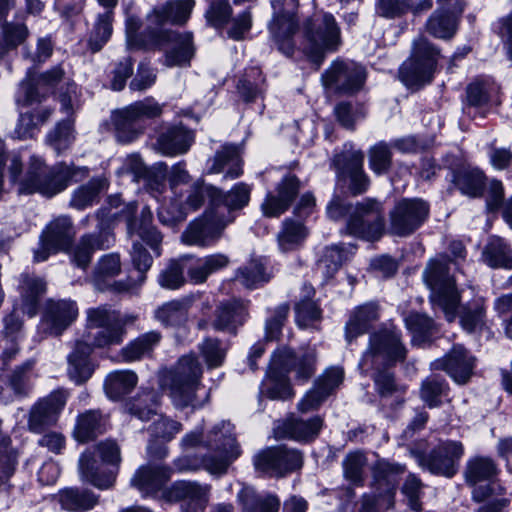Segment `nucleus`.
<instances>
[{
  "mask_svg": "<svg viewBox=\"0 0 512 512\" xmlns=\"http://www.w3.org/2000/svg\"><path fill=\"white\" fill-rule=\"evenodd\" d=\"M202 367L195 355L182 356L175 366L160 376V386L167 392L176 409L200 408L208 400L209 393L201 383Z\"/></svg>",
  "mask_w": 512,
  "mask_h": 512,
  "instance_id": "1",
  "label": "nucleus"
},
{
  "mask_svg": "<svg viewBox=\"0 0 512 512\" xmlns=\"http://www.w3.org/2000/svg\"><path fill=\"white\" fill-rule=\"evenodd\" d=\"M306 40L304 51L319 68L326 53L338 50L341 41V29L335 17L328 12L315 13L303 24Z\"/></svg>",
  "mask_w": 512,
  "mask_h": 512,
  "instance_id": "2",
  "label": "nucleus"
},
{
  "mask_svg": "<svg viewBox=\"0 0 512 512\" xmlns=\"http://www.w3.org/2000/svg\"><path fill=\"white\" fill-rule=\"evenodd\" d=\"M64 190V163L48 166L37 156L29 157L24 174L18 182L19 195L39 193L51 198Z\"/></svg>",
  "mask_w": 512,
  "mask_h": 512,
  "instance_id": "3",
  "label": "nucleus"
},
{
  "mask_svg": "<svg viewBox=\"0 0 512 512\" xmlns=\"http://www.w3.org/2000/svg\"><path fill=\"white\" fill-rule=\"evenodd\" d=\"M406 354L400 332L395 329H382L370 335L368 348L359 366L365 373L370 369L390 368L403 362Z\"/></svg>",
  "mask_w": 512,
  "mask_h": 512,
  "instance_id": "4",
  "label": "nucleus"
},
{
  "mask_svg": "<svg viewBox=\"0 0 512 512\" xmlns=\"http://www.w3.org/2000/svg\"><path fill=\"white\" fill-rule=\"evenodd\" d=\"M423 277L432 291V300L443 310L449 322L454 321L460 297L455 281L449 275L447 258L441 256L430 261Z\"/></svg>",
  "mask_w": 512,
  "mask_h": 512,
  "instance_id": "5",
  "label": "nucleus"
},
{
  "mask_svg": "<svg viewBox=\"0 0 512 512\" xmlns=\"http://www.w3.org/2000/svg\"><path fill=\"white\" fill-rule=\"evenodd\" d=\"M233 425L222 421L207 434L206 446L214 447L213 454L205 456L204 468L211 474L223 475L241 455V449L233 433Z\"/></svg>",
  "mask_w": 512,
  "mask_h": 512,
  "instance_id": "6",
  "label": "nucleus"
},
{
  "mask_svg": "<svg viewBox=\"0 0 512 512\" xmlns=\"http://www.w3.org/2000/svg\"><path fill=\"white\" fill-rule=\"evenodd\" d=\"M384 232V208L375 198H366L354 204L342 234L368 241L378 240Z\"/></svg>",
  "mask_w": 512,
  "mask_h": 512,
  "instance_id": "7",
  "label": "nucleus"
},
{
  "mask_svg": "<svg viewBox=\"0 0 512 512\" xmlns=\"http://www.w3.org/2000/svg\"><path fill=\"white\" fill-rule=\"evenodd\" d=\"M439 50L426 38L419 37L413 42L411 57L399 70V77L407 87H419L432 80Z\"/></svg>",
  "mask_w": 512,
  "mask_h": 512,
  "instance_id": "8",
  "label": "nucleus"
},
{
  "mask_svg": "<svg viewBox=\"0 0 512 512\" xmlns=\"http://www.w3.org/2000/svg\"><path fill=\"white\" fill-rule=\"evenodd\" d=\"M163 108L154 98L136 101L116 112L114 123L118 141L128 143L143 132L141 120L159 117Z\"/></svg>",
  "mask_w": 512,
  "mask_h": 512,
  "instance_id": "9",
  "label": "nucleus"
},
{
  "mask_svg": "<svg viewBox=\"0 0 512 512\" xmlns=\"http://www.w3.org/2000/svg\"><path fill=\"white\" fill-rule=\"evenodd\" d=\"M233 220L234 217L225 218L220 210L206 211L187 226L181 240L189 246H211L221 238L224 229Z\"/></svg>",
  "mask_w": 512,
  "mask_h": 512,
  "instance_id": "10",
  "label": "nucleus"
},
{
  "mask_svg": "<svg viewBox=\"0 0 512 512\" xmlns=\"http://www.w3.org/2000/svg\"><path fill=\"white\" fill-rule=\"evenodd\" d=\"M271 5L273 18L269 24L270 33L278 49L290 56L294 51L292 37L298 30V22L295 18L298 3L296 0H273Z\"/></svg>",
  "mask_w": 512,
  "mask_h": 512,
  "instance_id": "11",
  "label": "nucleus"
},
{
  "mask_svg": "<svg viewBox=\"0 0 512 512\" xmlns=\"http://www.w3.org/2000/svg\"><path fill=\"white\" fill-rule=\"evenodd\" d=\"M464 455V446L460 441H444L428 453H417L416 460L430 473L444 477H453L459 467V461Z\"/></svg>",
  "mask_w": 512,
  "mask_h": 512,
  "instance_id": "12",
  "label": "nucleus"
},
{
  "mask_svg": "<svg viewBox=\"0 0 512 512\" xmlns=\"http://www.w3.org/2000/svg\"><path fill=\"white\" fill-rule=\"evenodd\" d=\"M64 70L61 64L41 73L37 77H29L22 81L16 96L19 107L40 105L62 82Z\"/></svg>",
  "mask_w": 512,
  "mask_h": 512,
  "instance_id": "13",
  "label": "nucleus"
},
{
  "mask_svg": "<svg viewBox=\"0 0 512 512\" xmlns=\"http://www.w3.org/2000/svg\"><path fill=\"white\" fill-rule=\"evenodd\" d=\"M429 205L422 199H402L390 211L389 230L397 236H408L427 219Z\"/></svg>",
  "mask_w": 512,
  "mask_h": 512,
  "instance_id": "14",
  "label": "nucleus"
},
{
  "mask_svg": "<svg viewBox=\"0 0 512 512\" xmlns=\"http://www.w3.org/2000/svg\"><path fill=\"white\" fill-rule=\"evenodd\" d=\"M366 80L363 66L354 61L335 60L322 74L321 81L326 88L343 93L359 91Z\"/></svg>",
  "mask_w": 512,
  "mask_h": 512,
  "instance_id": "15",
  "label": "nucleus"
},
{
  "mask_svg": "<svg viewBox=\"0 0 512 512\" xmlns=\"http://www.w3.org/2000/svg\"><path fill=\"white\" fill-rule=\"evenodd\" d=\"M256 470L282 477L287 473L300 469L303 456L300 451L284 446L270 447L258 452L253 458Z\"/></svg>",
  "mask_w": 512,
  "mask_h": 512,
  "instance_id": "16",
  "label": "nucleus"
},
{
  "mask_svg": "<svg viewBox=\"0 0 512 512\" xmlns=\"http://www.w3.org/2000/svg\"><path fill=\"white\" fill-rule=\"evenodd\" d=\"M406 466L385 458H378L370 466L371 489L378 493L386 507L394 505V496Z\"/></svg>",
  "mask_w": 512,
  "mask_h": 512,
  "instance_id": "17",
  "label": "nucleus"
},
{
  "mask_svg": "<svg viewBox=\"0 0 512 512\" xmlns=\"http://www.w3.org/2000/svg\"><path fill=\"white\" fill-rule=\"evenodd\" d=\"M499 469L494 459L476 455L468 459L464 469L465 481L474 487L472 498L482 502L491 496L493 490L490 482L498 475Z\"/></svg>",
  "mask_w": 512,
  "mask_h": 512,
  "instance_id": "18",
  "label": "nucleus"
},
{
  "mask_svg": "<svg viewBox=\"0 0 512 512\" xmlns=\"http://www.w3.org/2000/svg\"><path fill=\"white\" fill-rule=\"evenodd\" d=\"M64 407V390L58 388L49 395L39 398L30 408L27 419L29 431L44 433L55 426Z\"/></svg>",
  "mask_w": 512,
  "mask_h": 512,
  "instance_id": "19",
  "label": "nucleus"
},
{
  "mask_svg": "<svg viewBox=\"0 0 512 512\" xmlns=\"http://www.w3.org/2000/svg\"><path fill=\"white\" fill-rule=\"evenodd\" d=\"M364 153L351 150L339 153L332 159L339 179H349V191L352 195H360L367 191L370 180L363 169Z\"/></svg>",
  "mask_w": 512,
  "mask_h": 512,
  "instance_id": "20",
  "label": "nucleus"
},
{
  "mask_svg": "<svg viewBox=\"0 0 512 512\" xmlns=\"http://www.w3.org/2000/svg\"><path fill=\"white\" fill-rule=\"evenodd\" d=\"M137 206L135 203L127 204L121 211L120 217L125 221L127 232L130 236L136 234L146 242L156 253L160 255L159 246L162 242V235L152 226V212L148 207L141 210L140 216L136 217Z\"/></svg>",
  "mask_w": 512,
  "mask_h": 512,
  "instance_id": "21",
  "label": "nucleus"
},
{
  "mask_svg": "<svg viewBox=\"0 0 512 512\" xmlns=\"http://www.w3.org/2000/svg\"><path fill=\"white\" fill-rule=\"evenodd\" d=\"M210 487L196 482L178 481L163 491L169 502H181L183 512H204L209 501Z\"/></svg>",
  "mask_w": 512,
  "mask_h": 512,
  "instance_id": "22",
  "label": "nucleus"
},
{
  "mask_svg": "<svg viewBox=\"0 0 512 512\" xmlns=\"http://www.w3.org/2000/svg\"><path fill=\"white\" fill-rule=\"evenodd\" d=\"M432 370H444L456 383L466 384L475 367V357L461 344H456L442 358L434 360Z\"/></svg>",
  "mask_w": 512,
  "mask_h": 512,
  "instance_id": "23",
  "label": "nucleus"
},
{
  "mask_svg": "<svg viewBox=\"0 0 512 512\" xmlns=\"http://www.w3.org/2000/svg\"><path fill=\"white\" fill-rule=\"evenodd\" d=\"M465 2L455 0L453 6H440L427 19L425 30L433 37L450 40L458 30L460 18L464 12Z\"/></svg>",
  "mask_w": 512,
  "mask_h": 512,
  "instance_id": "24",
  "label": "nucleus"
},
{
  "mask_svg": "<svg viewBox=\"0 0 512 512\" xmlns=\"http://www.w3.org/2000/svg\"><path fill=\"white\" fill-rule=\"evenodd\" d=\"M156 42L165 51L164 64L167 67L189 64L193 56L191 33L164 31L157 36Z\"/></svg>",
  "mask_w": 512,
  "mask_h": 512,
  "instance_id": "25",
  "label": "nucleus"
},
{
  "mask_svg": "<svg viewBox=\"0 0 512 512\" xmlns=\"http://www.w3.org/2000/svg\"><path fill=\"white\" fill-rule=\"evenodd\" d=\"M17 290L20 311L30 318L35 317L47 292V281L35 273L24 272L20 274Z\"/></svg>",
  "mask_w": 512,
  "mask_h": 512,
  "instance_id": "26",
  "label": "nucleus"
},
{
  "mask_svg": "<svg viewBox=\"0 0 512 512\" xmlns=\"http://www.w3.org/2000/svg\"><path fill=\"white\" fill-rule=\"evenodd\" d=\"M316 352L309 349L301 356H296L289 348L279 349L273 354L272 361L277 367L295 372L298 381L306 382L315 372Z\"/></svg>",
  "mask_w": 512,
  "mask_h": 512,
  "instance_id": "27",
  "label": "nucleus"
},
{
  "mask_svg": "<svg viewBox=\"0 0 512 512\" xmlns=\"http://www.w3.org/2000/svg\"><path fill=\"white\" fill-rule=\"evenodd\" d=\"M277 193H268L261 204V210L266 217H279L288 210L299 191V180L294 175H288L277 185Z\"/></svg>",
  "mask_w": 512,
  "mask_h": 512,
  "instance_id": "28",
  "label": "nucleus"
},
{
  "mask_svg": "<svg viewBox=\"0 0 512 512\" xmlns=\"http://www.w3.org/2000/svg\"><path fill=\"white\" fill-rule=\"evenodd\" d=\"M248 301L232 299L222 302L215 311L212 326L217 331L236 334L248 318Z\"/></svg>",
  "mask_w": 512,
  "mask_h": 512,
  "instance_id": "29",
  "label": "nucleus"
},
{
  "mask_svg": "<svg viewBox=\"0 0 512 512\" xmlns=\"http://www.w3.org/2000/svg\"><path fill=\"white\" fill-rule=\"evenodd\" d=\"M60 251H64V216L52 220L43 229L38 247L33 251V260L44 262Z\"/></svg>",
  "mask_w": 512,
  "mask_h": 512,
  "instance_id": "30",
  "label": "nucleus"
},
{
  "mask_svg": "<svg viewBox=\"0 0 512 512\" xmlns=\"http://www.w3.org/2000/svg\"><path fill=\"white\" fill-rule=\"evenodd\" d=\"M170 476L168 467L148 464L136 471L131 483L144 495H154L163 489Z\"/></svg>",
  "mask_w": 512,
  "mask_h": 512,
  "instance_id": "31",
  "label": "nucleus"
},
{
  "mask_svg": "<svg viewBox=\"0 0 512 512\" xmlns=\"http://www.w3.org/2000/svg\"><path fill=\"white\" fill-rule=\"evenodd\" d=\"M194 5V0H171L154 8L148 15V20L155 26H162L167 22L182 25L190 17Z\"/></svg>",
  "mask_w": 512,
  "mask_h": 512,
  "instance_id": "32",
  "label": "nucleus"
},
{
  "mask_svg": "<svg viewBox=\"0 0 512 512\" xmlns=\"http://www.w3.org/2000/svg\"><path fill=\"white\" fill-rule=\"evenodd\" d=\"M35 365L34 359H28L6 375L5 384L16 398L22 399L31 394L34 387L33 380L36 377Z\"/></svg>",
  "mask_w": 512,
  "mask_h": 512,
  "instance_id": "33",
  "label": "nucleus"
},
{
  "mask_svg": "<svg viewBox=\"0 0 512 512\" xmlns=\"http://www.w3.org/2000/svg\"><path fill=\"white\" fill-rule=\"evenodd\" d=\"M194 140L192 132L183 126H173L157 139V149L166 156L186 153Z\"/></svg>",
  "mask_w": 512,
  "mask_h": 512,
  "instance_id": "34",
  "label": "nucleus"
},
{
  "mask_svg": "<svg viewBox=\"0 0 512 512\" xmlns=\"http://www.w3.org/2000/svg\"><path fill=\"white\" fill-rule=\"evenodd\" d=\"M131 257L133 265L138 271L137 279L133 280L129 277L126 280L114 281L111 289L117 293L131 292L139 287L145 280V272L150 269L153 262L151 255L140 243L133 244Z\"/></svg>",
  "mask_w": 512,
  "mask_h": 512,
  "instance_id": "35",
  "label": "nucleus"
},
{
  "mask_svg": "<svg viewBox=\"0 0 512 512\" xmlns=\"http://www.w3.org/2000/svg\"><path fill=\"white\" fill-rule=\"evenodd\" d=\"M92 348L84 342H77L74 350L68 358L67 373L71 381L75 384H82L87 381L92 373L93 367L90 362Z\"/></svg>",
  "mask_w": 512,
  "mask_h": 512,
  "instance_id": "36",
  "label": "nucleus"
},
{
  "mask_svg": "<svg viewBox=\"0 0 512 512\" xmlns=\"http://www.w3.org/2000/svg\"><path fill=\"white\" fill-rule=\"evenodd\" d=\"M378 305L374 302L357 307L345 326V338L348 343L368 331L372 322L378 320Z\"/></svg>",
  "mask_w": 512,
  "mask_h": 512,
  "instance_id": "37",
  "label": "nucleus"
},
{
  "mask_svg": "<svg viewBox=\"0 0 512 512\" xmlns=\"http://www.w3.org/2000/svg\"><path fill=\"white\" fill-rule=\"evenodd\" d=\"M378 305L374 302L357 307L345 326V338L348 343L368 331L372 322L378 320Z\"/></svg>",
  "mask_w": 512,
  "mask_h": 512,
  "instance_id": "38",
  "label": "nucleus"
},
{
  "mask_svg": "<svg viewBox=\"0 0 512 512\" xmlns=\"http://www.w3.org/2000/svg\"><path fill=\"white\" fill-rule=\"evenodd\" d=\"M237 501L245 512H278L280 508V500L276 495L259 494L249 486H244L238 492Z\"/></svg>",
  "mask_w": 512,
  "mask_h": 512,
  "instance_id": "39",
  "label": "nucleus"
},
{
  "mask_svg": "<svg viewBox=\"0 0 512 512\" xmlns=\"http://www.w3.org/2000/svg\"><path fill=\"white\" fill-rule=\"evenodd\" d=\"M301 293L300 300L294 306L296 323L301 328H307L321 320L322 311L313 300L315 289L310 284H304Z\"/></svg>",
  "mask_w": 512,
  "mask_h": 512,
  "instance_id": "40",
  "label": "nucleus"
},
{
  "mask_svg": "<svg viewBox=\"0 0 512 512\" xmlns=\"http://www.w3.org/2000/svg\"><path fill=\"white\" fill-rule=\"evenodd\" d=\"M79 472L83 479L97 488L108 489L114 481L115 476L112 472H100L99 463L95 458L94 452L86 450L79 458Z\"/></svg>",
  "mask_w": 512,
  "mask_h": 512,
  "instance_id": "41",
  "label": "nucleus"
},
{
  "mask_svg": "<svg viewBox=\"0 0 512 512\" xmlns=\"http://www.w3.org/2000/svg\"><path fill=\"white\" fill-rule=\"evenodd\" d=\"M482 261L491 268L512 269V249L501 237L492 236L482 251Z\"/></svg>",
  "mask_w": 512,
  "mask_h": 512,
  "instance_id": "42",
  "label": "nucleus"
},
{
  "mask_svg": "<svg viewBox=\"0 0 512 512\" xmlns=\"http://www.w3.org/2000/svg\"><path fill=\"white\" fill-rule=\"evenodd\" d=\"M450 392L447 381L438 376L430 375L422 380L419 387V397L430 409L440 407L448 399Z\"/></svg>",
  "mask_w": 512,
  "mask_h": 512,
  "instance_id": "43",
  "label": "nucleus"
},
{
  "mask_svg": "<svg viewBox=\"0 0 512 512\" xmlns=\"http://www.w3.org/2000/svg\"><path fill=\"white\" fill-rule=\"evenodd\" d=\"M230 263V259L227 255L222 253H215L207 255L199 259L194 265H192L188 271V277L194 284H202L207 278L227 267Z\"/></svg>",
  "mask_w": 512,
  "mask_h": 512,
  "instance_id": "44",
  "label": "nucleus"
},
{
  "mask_svg": "<svg viewBox=\"0 0 512 512\" xmlns=\"http://www.w3.org/2000/svg\"><path fill=\"white\" fill-rule=\"evenodd\" d=\"M460 325L468 333H481L487 326L486 308L483 298H475L462 306L459 312Z\"/></svg>",
  "mask_w": 512,
  "mask_h": 512,
  "instance_id": "45",
  "label": "nucleus"
},
{
  "mask_svg": "<svg viewBox=\"0 0 512 512\" xmlns=\"http://www.w3.org/2000/svg\"><path fill=\"white\" fill-rule=\"evenodd\" d=\"M211 173H224L225 179H235L242 174V161L237 148L225 145L214 157V163L210 168Z\"/></svg>",
  "mask_w": 512,
  "mask_h": 512,
  "instance_id": "46",
  "label": "nucleus"
},
{
  "mask_svg": "<svg viewBox=\"0 0 512 512\" xmlns=\"http://www.w3.org/2000/svg\"><path fill=\"white\" fill-rule=\"evenodd\" d=\"M43 333L50 336H61L64 331V301L48 298L41 316Z\"/></svg>",
  "mask_w": 512,
  "mask_h": 512,
  "instance_id": "47",
  "label": "nucleus"
},
{
  "mask_svg": "<svg viewBox=\"0 0 512 512\" xmlns=\"http://www.w3.org/2000/svg\"><path fill=\"white\" fill-rule=\"evenodd\" d=\"M485 175L478 168H464L453 175V183L459 191L470 198L480 197L485 186Z\"/></svg>",
  "mask_w": 512,
  "mask_h": 512,
  "instance_id": "48",
  "label": "nucleus"
},
{
  "mask_svg": "<svg viewBox=\"0 0 512 512\" xmlns=\"http://www.w3.org/2000/svg\"><path fill=\"white\" fill-rule=\"evenodd\" d=\"M29 36L24 23L5 21L1 25L0 62L11 52L22 45Z\"/></svg>",
  "mask_w": 512,
  "mask_h": 512,
  "instance_id": "49",
  "label": "nucleus"
},
{
  "mask_svg": "<svg viewBox=\"0 0 512 512\" xmlns=\"http://www.w3.org/2000/svg\"><path fill=\"white\" fill-rule=\"evenodd\" d=\"M308 234V228L302 221L287 218L282 222L281 230L277 234L278 245L284 252L291 251L300 246Z\"/></svg>",
  "mask_w": 512,
  "mask_h": 512,
  "instance_id": "50",
  "label": "nucleus"
},
{
  "mask_svg": "<svg viewBox=\"0 0 512 512\" xmlns=\"http://www.w3.org/2000/svg\"><path fill=\"white\" fill-rule=\"evenodd\" d=\"M161 339L162 335L158 331L141 334L122 349V356L127 362L137 361L150 355Z\"/></svg>",
  "mask_w": 512,
  "mask_h": 512,
  "instance_id": "51",
  "label": "nucleus"
},
{
  "mask_svg": "<svg viewBox=\"0 0 512 512\" xmlns=\"http://www.w3.org/2000/svg\"><path fill=\"white\" fill-rule=\"evenodd\" d=\"M159 395L153 390L139 393L125 405L127 412L142 421L149 420L157 414Z\"/></svg>",
  "mask_w": 512,
  "mask_h": 512,
  "instance_id": "52",
  "label": "nucleus"
},
{
  "mask_svg": "<svg viewBox=\"0 0 512 512\" xmlns=\"http://www.w3.org/2000/svg\"><path fill=\"white\" fill-rule=\"evenodd\" d=\"M137 375L132 371H114L105 379V391L109 398L118 400L130 393L137 385Z\"/></svg>",
  "mask_w": 512,
  "mask_h": 512,
  "instance_id": "53",
  "label": "nucleus"
},
{
  "mask_svg": "<svg viewBox=\"0 0 512 512\" xmlns=\"http://www.w3.org/2000/svg\"><path fill=\"white\" fill-rule=\"evenodd\" d=\"M189 299L173 300L160 306L155 311V318L165 326H178L187 321Z\"/></svg>",
  "mask_w": 512,
  "mask_h": 512,
  "instance_id": "54",
  "label": "nucleus"
},
{
  "mask_svg": "<svg viewBox=\"0 0 512 512\" xmlns=\"http://www.w3.org/2000/svg\"><path fill=\"white\" fill-rule=\"evenodd\" d=\"M323 425V420L319 416L308 420L291 419L285 424V430L288 436L298 441H308L315 438Z\"/></svg>",
  "mask_w": 512,
  "mask_h": 512,
  "instance_id": "55",
  "label": "nucleus"
},
{
  "mask_svg": "<svg viewBox=\"0 0 512 512\" xmlns=\"http://www.w3.org/2000/svg\"><path fill=\"white\" fill-rule=\"evenodd\" d=\"M264 82L261 70L257 67L250 68L238 82V93L245 102H253L262 95Z\"/></svg>",
  "mask_w": 512,
  "mask_h": 512,
  "instance_id": "56",
  "label": "nucleus"
},
{
  "mask_svg": "<svg viewBox=\"0 0 512 512\" xmlns=\"http://www.w3.org/2000/svg\"><path fill=\"white\" fill-rule=\"evenodd\" d=\"M260 396L271 400H286L292 398L294 392L286 376L270 374L262 382Z\"/></svg>",
  "mask_w": 512,
  "mask_h": 512,
  "instance_id": "57",
  "label": "nucleus"
},
{
  "mask_svg": "<svg viewBox=\"0 0 512 512\" xmlns=\"http://www.w3.org/2000/svg\"><path fill=\"white\" fill-rule=\"evenodd\" d=\"M113 11L106 10L99 14L94 29L88 40V47L92 53L102 49L112 35Z\"/></svg>",
  "mask_w": 512,
  "mask_h": 512,
  "instance_id": "58",
  "label": "nucleus"
},
{
  "mask_svg": "<svg viewBox=\"0 0 512 512\" xmlns=\"http://www.w3.org/2000/svg\"><path fill=\"white\" fill-rule=\"evenodd\" d=\"M100 433H102L100 413L89 411L79 416L74 429V437L78 442L85 443Z\"/></svg>",
  "mask_w": 512,
  "mask_h": 512,
  "instance_id": "59",
  "label": "nucleus"
},
{
  "mask_svg": "<svg viewBox=\"0 0 512 512\" xmlns=\"http://www.w3.org/2000/svg\"><path fill=\"white\" fill-rule=\"evenodd\" d=\"M106 187L104 178L91 179L87 184L79 187L72 195L70 206L84 209L93 204L99 192Z\"/></svg>",
  "mask_w": 512,
  "mask_h": 512,
  "instance_id": "60",
  "label": "nucleus"
},
{
  "mask_svg": "<svg viewBox=\"0 0 512 512\" xmlns=\"http://www.w3.org/2000/svg\"><path fill=\"white\" fill-rule=\"evenodd\" d=\"M90 318L97 324L112 323L115 327L125 331L127 325H132L138 320V315L132 313L121 314L118 311L106 307H98L90 310Z\"/></svg>",
  "mask_w": 512,
  "mask_h": 512,
  "instance_id": "61",
  "label": "nucleus"
},
{
  "mask_svg": "<svg viewBox=\"0 0 512 512\" xmlns=\"http://www.w3.org/2000/svg\"><path fill=\"white\" fill-rule=\"evenodd\" d=\"M18 464V453L12 446L10 436L0 435V476L8 481L15 473Z\"/></svg>",
  "mask_w": 512,
  "mask_h": 512,
  "instance_id": "62",
  "label": "nucleus"
},
{
  "mask_svg": "<svg viewBox=\"0 0 512 512\" xmlns=\"http://www.w3.org/2000/svg\"><path fill=\"white\" fill-rule=\"evenodd\" d=\"M369 167L377 175L386 174L392 166V152L388 143L380 141L369 149Z\"/></svg>",
  "mask_w": 512,
  "mask_h": 512,
  "instance_id": "63",
  "label": "nucleus"
},
{
  "mask_svg": "<svg viewBox=\"0 0 512 512\" xmlns=\"http://www.w3.org/2000/svg\"><path fill=\"white\" fill-rule=\"evenodd\" d=\"M347 259V252L341 245H331L325 249V252L318 263V270L324 276L331 278L342 266L343 262Z\"/></svg>",
  "mask_w": 512,
  "mask_h": 512,
  "instance_id": "64",
  "label": "nucleus"
}]
</instances>
